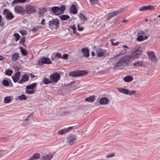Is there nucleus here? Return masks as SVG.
Instances as JSON below:
<instances>
[{
	"label": "nucleus",
	"instance_id": "obj_1",
	"mask_svg": "<svg viewBox=\"0 0 160 160\" xmlns=\"http://www.w3.org/2000/svg\"><path fill=\"white\" fill-rule=\"evenodd\" d=\"M130 57L127 55L124 56L122 58L120 59L117 62L115 65V67L122 69L128 65L130 62Z\"/></svg>",
	"mask_w": 160,
	"mask_h": 160
},
{
	"label": "nucleus",
	"instance_id": "obj_2",
	"mask_svg": "<svg viewBox=\"0 0 160 160\" xmlns=\"http://www.w3.org/2000/svg\"><path fill=\"white\" fill-rule=\"evenodd\" d=\"M142 51L141 50H138L133 52L130 55H127L128 57H130V61L134 60L135 59L139 58V56L142 53Z\"/></svg>",
	"mask_w": 160,
	"mask_h": 160
},
{
	"label": "nucleus",
	"instance_id": "obj_3",
	"mask_svg": "<svg viewBox=\"0 0 160 160\" xmlns=\"http://www.w3.org/2000/svg\"><path fill=\"white\" fill-rule=\"evenodd\" d=\"M96 53L99 57H105L108 56V52L107 50L98 48L97 50Z\"/></svg>",
	"mask_w": 160,
	"mask_h": 160
},
{
	"label": "nucleus",
	"instance_id": "obj_4",
	"mask_svg": "<svg viewBox=\"0 0 160 160\" xmlns=\"http://www.w3.org/2000/svg\"><path fill=\"white\" fill-rule=\"evenodd\" d=\"M118 89L120 92L127 95H131L134 94L136 92L135 90L130 91L128 89L121 88H118Z\"/></svg>",
	"mask_w": 160,
	"mask_h": 160
},
{
	"label": "nucleus",
	"instance_id": "obj_5",
	"mask_svg": "<svg viewBox=\"0 0 160 160\" xmlns=\"http://www.w3.org/2000/svg\"><path fill=\"white\" fill-rule=\"evenodd\" d=\"M36 8L32 6H28L26 7L24 9V13L27 14H32L36 12Z\"/></svg>",
	"mask_w": 160,
	"mask_h": 160
},
{
	"label": "nucleus",
	"instance_id": "obj_6",
	"mask_svg": "<svg viewBox=\"0 0 160 160\" xmlns=\"http://www.w3.org/2000/svg\"><path fill=\"white\" fill-rule=\"evenodd\" d=\"M60 75L57 73H55L50 75V78L51 80V83L57 82L59 80Z\"/></svg>",
	"mask_w": 160,
	"mask_h": 160
},
{
	"label": "nucleus",
	"instance_id": "obj_7",
	"mask_svg": "<svg viewBox=\"0 0 160 160\" xmlns=\"http://www.w3.org/2000/svg\"><path fill=\"white\" fill-rule=\"evenodd\" d=\"M77 139V137L76 135H70L68 138L67 143L70 145H72L75 142Z\"/></svg>",
	"mask_w": 160,
	"mask_h": 160
},
{
	"label": "nucleus",
	"instance_id": "obj_8",
	"mask_svg": "<svg viewBox=\"0 0 160 160\" xmlns=\"http://www.w3.org/2000/svg\"><path fill=\"white\" fill-rule=\"evenodd\" d=\"M38 63L39 65H41L44 63L49 64L51 63V61L48 58H43L38 60Z\"/></svg>",
	"mask_w": 160,
	"mask_h": 160
},
{
	"label": "nucleus",
	"instance_id": "obj_9",
	"mask_svg": "<svg viewBox=\"0 0 160 160\" xmlns=\"http://www.w3.org/2000/svg\"><path fill=\"white\" fill-rule=\"evenodd\" d=\"M87 73L85 71L73 72L69 73V75L73 77H76L84 75Z\"/></svg>",
	"mask_w": 160,
	"mask_h": 160
},
{
	"label": "nucleus",
	"instance_id": "obj_10",
	"mask_svg": "<svg viewBox=\"0 0 160 160\" xmlns=\"http://www.w3.org/2000/svg\"><path fill=\"white\" fill-rule=\"evenodd\" d=\"M15 12L18 14L23 15L24 14V9L21 6H16L14 8Z\"/></svg>",
	"mask_w": 160,
	"mask_h": 160
},
{
	"label": "nucleus",
	"instance_id": "obj_11",
	"mask_svg": "<svg viewBox=\"0 0 160 160\" xmlns=\"http://www.w3.org/2000/svg\"><path fill=\"white\" fill-rule=\"evenodd\" d=\"M72 128L73 127H70L68 128H67L61 130L58 132V133L60 135L65 134L68 132L70 130H72Z\"/></svg>",
	"mask_w": 160,
	"mask_h": 160
},
{
	"label": "nucleus",
	"instance_id": "obj_12",
	"mask_svg": "<svg viewBox=\"0 0 160 160\" xmlns=\"http://www.w3.org/2000/svg\"><path fill=\"white\" fill-rule=\"evenodd\" d=\"M20 76L21 73L20 72H18L13 75L12 78L14 82H16L18 81Z\"/></svg>",
	"mask_w": 160,
	"mask_h": 160
},
{
	"label": "nucleus",
	"instance_id": "obj_13",
	"mask_svg": "<svg viewBox=\"0 0 160 160\" xmlns=\"http://www.w3.org/2000/svg\"><path fill=\"white\" fill-rule=\"evenodd\" d=\"M53 157V154L52 153H49L43 155L42 157V160H50Z\"/></svg>",
	"mask_w": 160,
	"mask_h": 160
},
{
	"label": "nucleus",
	"instance_id": "obj_14",
	"mask_svg": "<svg viewBox=\"0 0 160 160\" xmlns=\"http://www.w3.org/2000/svg\"><path fill=\"white\" fill-rule=\"evenodd\" d=\"M151 61L153 63H156L158 61V59L153 52H151Z\"/></svg>",
	"mask_w": 160,
	"mask_h": 160
},
{
	"label": "nucleus",
	"instance_id": "obj_15",
	"mask_svg": "<svg viewBox=\"0 0 160 160\" xmlns=\"http://www.w3.org/2000/svg\"><path fill=\"white\" fill-rule=\"evenodd\" d=\"M57 112L58 114L61 116L66 115L68 113L67 111L64 109L62 108L58 109L57 111Z\"/></svg>",
	"mask_w": 160,
	"mask_h": 160
},
{
	"label": "nucleus",
	"instance_id": "obj_16",
	"mask_svg": "<svg viewBox=\"0 0 160 160\" xmlns=\"http://www.w3.org/2000/svg\"><path fill=\"white\" fill-rule=\"evenodd\" d=\"M59 24V21L58 19H52V21H50L49 22L50 26L55 25L57 26Z\"/></svg>",
	"mask_w": 160,
	"mask_h": 160
},
{
	"label": "nucleus",
	"instance_id": "obj_17",
	"mask_svg": "<svg viewBox=\"0 0 160 160\" xmlns=\"http://www.w3.org/2000/svg\"><path fill=\"white\" fill-rule=\"evenodd\" d=\"M4 12L6 13V17L7 19L11 20L14 18V16L12 14L8 11H5V10H4Z\"/></svg>",
	"mask_w": 160,
	"mask_h": 160
},
{
	"label": "nucleus",
	"instance_id": "obj_18",
	"mask_svg": "<svg viewBox=\"0 0 160 160\" xmlns=\"http://www.w3.org/2000/svg\"><path fill=\"white\" fill-rule=\"evenodd\" d=\"M109 99L106 98H103L100 99L99 103L102 105H105L107 104L109 102Z\"/></svg>",
	"mask_w": 160,
	"mask_h": 160
},
{
	"label": "nucleus",
	"instance_id": "obj_19",
	"mask_svg": "<svg viewBox=\"0 0 160 160\" xmlns=\"http://www.w3.org/2000/svg\"><path fill=\"white\" fill-rule=\"evenodd\" d=\"M82 52L85 57H88L89 56V50L87 48H83L82 49Z\"/></svg>",
	"mask_w": 160,
	"mask_h": 160
},
{
	"label": "nucleus",
	"instance_id": "obj_20",
	"mask_svg": "<svg viewBox=\"0 0 160 160\" xmlns=\"http://www.w3.org/2000/svg\"><path fill=\"white\" fill-rule=\"evenodd\" d=\"M29 79V77L27 74H24L22 76L21 80L18 82V83H22L23 82L28 81Z\"/></svg>",
	"mask_w": 160,
	"mask_h": 160
},
{
	"label": "nucleus",
	"instance_id": "obj_21",
	"mask_svg": "<svg viewBox=\"0 0 160 160\" xmlns=\"http://www.w3.org/2000/svg\"><path fill=\"white\" fill-rule=\"evenodd\" d=\"M119 12V11H116L110 13L108 15V19H110L111 18L115 16Z\"/></svg>",
	"mask_w": 160,
	"mask_h": 160
},
{
	"label": "nucleus",
	"instance_id": "obj_22",
	"mask_svg": "<svg viewBox=\"0 0 160 160\" xmlns=\"http://www.w3.org/2000/svg\"><path fill=\"white\" fill-rule=\"evenodd\" d=\"M70 11L71 13L75 14L77 13V9L76 6L75 5H72L71 7Z\"/></svg>",
	"mask_w": 160,
	"mask_h": 160
},
{
	"label": "nucleus",
	"instance_id": "obj_23",
	"mask_svg": "<svg viewBox=\"0 0 160 160\" xmlns=\"http://www.w3.org/2000/svg\"><path fill=\"white\" fill-rule=\"evenodd\" d=\"M127 52V50L126 49H124L123 50H122V51L121 52V53L118 55H117L115 56L114 57H112V60H114L116 59V58H117L118 56H119L120 55H124L125 54H126Z\"/></svg>",
	"mask_w": 160,
	"mask_h": 160
},
{
	"label": "nucleus",
	"instance_id": "obj_24",
	"mask_svg": "<svg viewBox=\"0 0 160 160\" xmlns=\"http://www.w3.org/2000/svg\"><path fill=\"white\" fill-rule=\"evenodd\" d=\"M40 155L38 153H36L32 155L30 158L29 160H36L39 158Z\"/></svg>",
	"mask_w": 160,
	"mask_h": 160
},
{
	"label": "nucleus",
	"instance_id": "obj_25",
	"mask_svg": "<svg viewBox=\"0 0 160 160\" xmlns=\"http://www.w3.org/2000/svg\"><path fill=\"white\" fill-rule=\"evenodd\" d=\"M123 79L125 82H129L133 80V78L131 76H127L124 77Z\"/></svg>",
	"mask_w": 160,
	"mask_h": 160
},
{
	"label": "nucleus",
	"instance_id": "obj_26",
	"mask_svg": "<svg viewBox=\"0 0 160 160\" xmlns=\"http://www.w3.org/2000/svg\"><path fill=\"white\" fill-rule=\"evenodd\" d=\"M52 10L53 12L56 13V14H58L60 13V8L57 7H53L52 8Z\"/></svg>",
	"mask_w": 160,
	"mask_h": 160
},
{
	"label": "nucleus",
	"instance_id": "obj_27",
	"mask_svg": "<svg viewBox=\"0 0 160 160\" xmlns=\"http://www.w3.org/2000/svg\"><path fill=\"white\" fill-rule=\"evenodd\" d=\"M149 9H150V5L143 6L139 8V11H145Z\"/></svg>",
	"mask_w": 160,
	"mask_h": 160
},
{
	"label": "nucleus",
	"instance_id": "obj_28",
	"mask_svg": "<svg viewBox=\"0 0 160 160\" xmlns=\"http://www.w3.org/2000/svg\"><path fill=\"white\" fill-rule=\"evenodd\" d=\"M19 58V55L18 53H15L12 54V61H16Z\"/></svg>",
	"mask_w": 160,
	"mask_h": 160
},
{
	"label": "nucleus",
	"instance_id": "obj_29",
	"mask_svg": "<svg viewBox=\"0 0 160 160\" xmlns=\"http://www.w3.org/2000/svg\"><path fill=\"white\" fill-rule=\"evenodd\" d=\"M37 85L36 83H34L32 84H31L28 86L26 88V89H34V88L36 87Z\"/></svg>",
	"mask_w": 160,
	"mask_h": 160
},
{
	"label": "nucleus",
	"instance_id": "obj_30",
	"mask_svg": "<svg viewBox=\"0 0 160 160\" xmlns=\"http://www.w3.org/2000/svg\"><path fill=\"white\" fill-rule=\"evenodd\" d=\"M70 27L72 29L74 34L77 35H79V34L76 32V28L75 25L71 26Z\"/></svg>",
	"mask_w": 160,
	"mask_h": 160
},
{
	"label": "nucleus",
	"instance_id": "obj_31",
	"mask_svg": "<svg viewBox=\"0 0 160 160\" xmlns=\"http://www.w3.org/2000/svg\"><path fill=\"white\" fill-rule=\"evenodd\" d=\"M134 65L137 67H140L143 66V62L142 61H138L134 63Z\"/></svg>",
	"mask_w": 160,
	"mask_h": 160
},
{
	"label": "nucleus",
	"instance_id": "obj_32",
	"mask_svg": "<svg viewBox=\"0 0 160 160\" xmlns=\"http://www.w3.org/2000/svg\"><path fill=\"white\" fill-rule=\"evenodd\" d=\"M70 17L68 15H63L60 16V19L62 20H65L69 18Z\"/></svg>",
	"mask_w": 160,
	"mask_h": 160
},
{
	"label": "nucleus",
	"instance_id": "obj_33",
	"mask_svg": "<svg viewBox=\"0 0 160 160\" xmlns=\"http://www.w3.org/2000/svg\"><path fill=\"white\" fill-rule=\"evenodd\" d=\"M94 101V96H91L88 98L86 99V101L89 102H92Z\"/></svg>",
	"mask_w": 160,
	"mask_h": 160
},
{
	"label": "nucleus",
	"instance_id": "obj_34",
	"mask_svg": "<svg viewBox=\"0 0 160 160\" xmlns=\"http://www.w3.org/2000/svg\"><path fill=\"white\" fill-rule=\"evenodd\" d=\"M34 89H27L26 90V92L28 94H33L34 93Z\"/></svg>",
	"mask_w": 160,
	"mask_h": 160
},
{
	"label": "nucleus",
	"instance_id": "obj_35",
	"mask_svg": "<svg viewBox=\"0 0 160 160\" xmlns=\"http://www.w3.org/2000/svg\"><path fill=\"white\" fill-rule=\"evenodd\" d=\"M11 100V98L10 97H6L4 99V102L5 103H8L10 102Z\"/></svg>",
	"mask_w": 160,
	"mask_h": 160
},
{
	"label": "nucleus",
	"instance_id": "obj_36",
	"mask_svg": "<svg viewBox=\"0 0 160 160\" xmlns=\"http://www.w3.org/2000/svg\"><path fill=\"white\" fill-rule=\"evenodd\" d=\"M51 81L50 79V80H49L48 79L44 78L43 79V82L46 84L51 83Z\"/></svg>",
	"mask_w": 160,
	"mask_h": 160
},
{
	"label": "nucleus",
	"instance_id": "obj_37",
	"mask_svg": "<svg viewBox=\"0 0 160 160\" xmlns=\"http://www.w3.org/2000/svg\"><path fill=\"white\" fill-rule=\"evenodd\" d=\"M18 98L21 100H26L27 99V98L25 95L22 94L18 97Z\"/></svg>",
	"mask_w": 160,
	"mask_h": 160
},
{
	"label": "nucleus",
	"instance_id": "obj_38",
	"mask_svg": "<svg viewBox=\"0 0 160 160\" xmlns=\"http://www.w3.org/2000/svg\"><path fill=\"white\" fill-rule=\"evenodd\" d=\"M20 48L23 55L25 56L27 54V51L25 49H23L22 47H20Z\"/></svg>",
	"mask_w": 160,
	"mask_h": 160
},
{
	"label": "nucleus",
	"instance_id": "obj_39",
	"mask_svg": "<svg viewBox=\"0 0 160 160\" xmlns=\"http://www.w3.org/2000/svg\"><path fill=\"white\" fill-rule=\"evenodd\" d=\"M137 39L139 41H141L144 40V38L142 35H139L138 36Z\"/></svg>",
	"mask_w": 160,
	"mask_h": 160
},
{
	"label": "nucleus",
	"instance_id": "obj_40",
	"mask_svg": "<svg viewBox=\"0 0 160 160\" xmlns=\"http://www.w3.org/2000/svg\"><path fill=\"white\" fill-rule=\"evenodd\" d=\"M19 32L22 35H26L28 33V32L22 29L20 30Z\"/></svg>",
	"mask_w": 160,
	"mask_h": 160
},
{
	"label": "nucleus",
	"instance_id": "obj_41",
	"mask_svg": "<svg viewBox=\"0 0 160 160\" xmlns=\"http://www.w3.org/2000/svg\"><path fill=\"white\" fill-rule=\"evenodd\" d=\"M27 0H14L12 2L14 4L18 2H23L26 1Z\"/></svg>",
	"mask_w": 160,
	"mask_h": 160
},
{
	"label": "nucleus",
	"instance_id": "obj_42",
	"mask_svg": "<svg viewBox=\"0 0 160 160\" xmlns=\"http://www.w3.org/2000/svg\"><path fill=\"white\" fill-rule=\"evenodd\" d=\"M14 36L15 38V41L16 42H17L19 39L20 38V36L18 33H15L14 34Z\"/></svg>",
	"mask_w": 160,
	"mask_h": 160
},
{
	"label": "nucleus",
	"instance_id": "obj_43",
	"mask_svg": "<svg viewBox=\"0 0 160 160\" xmlns=\"http://www.w3.org/2000/svg\"><path fill=\"white\" fill-rule=\"evenodd\" d=\"M79 16L81 19L83 21H85L87 19V18L82 14L80 13L79 15Z\"/></svg>",
	"mask_w": 160,
	"mask_h": 160
},
{
	"label": "nucleus",
	"instance_id": "obj_44",
	"mask_svg": "<svg viewBox=\"0 0 160 160\" xmlns=\"http://www.w3.org/2000/svg\"><path fill=\"white\" fill-rule=\"evenodd\" d=\"M12 72H13L12 70H8L5 72V74L7 75L10 76L12 74Z\"/></svg>",
	"mask_w": 160,
	"mask_h": 160
},
{
	"label": "nucleus",
	"instance_id": "obj_45",
	"mask_svg": "<svg viewBox=\"0 0 160 160\" xmlns=\"http://www.w3.org/2000/svg\"><path fill=\"white\" fill-rule=\"evenodd\" d=\"M2 83L4 86H8L9 85V83L8 81L4 80L2 82Z\"/></svg>",
	"mask_w": 160,
	"mask_h": 160
},
{
	"label": "nucleus",
	"instance_id": "obj_46",
	"mask_svg": "<svg viewBox=\"0 0 160 160\" xmlns=\"http://www.w3.org/2000/svg\"><path fill=\"white\" fill-rule=\"evenodd\" d=\"M65 7L64 6H62L60 8V13H62L65 10Z\"/></svg>",
	"mask_w": 160,
	"mask_h": 160
},
{
	"label": "nucleus",
	"instance_id": "obj_47",
	"mask_svg": "<svg viewBox=\"0 0 160 160\" xmlns=\"http://www.w3.org/2000/svg\"><path fill=\"white\" fill-rule=\"evenodd\" d=\"M114 156H115L114 154L113 153H112L109 154L108 155H107L106 157L107 158H111L113 157Z\"/></svg>",
	"mask_w": 160,
	"mask_h": 160
},
{
	"label": "nucleus",
	"instance_id": "obj_48",
	"mask_svg": "<svg viewBox=\"0 0 160 160\" xmlns=\"http://www.w3.org/2000/svg\"><path fill=\"white\" fill-rule=\"evenodd\" d=\"M25 42V40L24 38H22L21 39L20 43V44H22L23 45H24Z\"/></svg>",
	"mask_w": 160,
	"mask_h": 160
},
{
	"label": "nucleus",
	"instance_id": "obj_49",
	"mask_svg": "<svg viewBox=\"0 0 160 160\" xmlns=\"http://www.w3.org/2000/svg\"><path fill=\"white\" fill-rule=\"evenodd\" d=\"M68 55L67 54H64L62 57V58L63 59H67L68 57Z\"/></svg>",
	"mask_w": 160,
	"mask_h": 160
},
{
	"label": "nucleus",
	"instance_id": "obj_50",
	"mask_svg": "<svg viewBox=\"0 0 160 160\" xmlns=\"http://www.w3.org/2000/svg\"><path fill=\"white\" fill-rule=\"evenodd\" d=\"M90 2L91 4H93L97 3L98 2V0H90Z\"/></svg>",
	"mask_w": 160,
	"mask_h": 160
},
{
	"label": "nucleus",
	"instance_id": "obj_51",
	"mask_svg": "<svg viewBox=\"0 0 160 160\" xmlns=\"http://www.w3.org/2000/svg\"><path fill=\"white\" fill-rule=\"evenodd\" d=\"M55 57H56L58 58H62V55H61L59 53H57L55 55Z\"/></svg>",
	"mask_w": 160,
	"mask_h": 160
},
{
	"label": "nucleus",
	"instance_id": "obj_52",
	"mask_svg": "<svg viewBox=\"0 0 160 160\" xmlns=\"http://www.w3.org/2000/svg\"><path fill=\"white\" fill-rule=\"evenodd\" d=\"M38 27H34L33 28L31 29V31L33 32H35L38 29Z\"/></svg>",
	"mask_w": 160,
	"mask_h": 160
},
{
	"label": "nucleus",
	"instance_id": "obj_53",
	"mask_svg": "<svg viewBox=\"0 0 160 160\" xmlns=\"http://www.w3.org/2000/svg\"><path fill=\"white\" fill-rule=\"evenodd\" d=\"M78 30L79 31H82L83 29V27H79V24L78 25Z\"/></svg>",
	"mask_w": 160,
	"mask_h": 160
},
{
	"label": "nucleus",
	"instance_id": "obj_54",
	"mask_svg": "<svg viewBox=\"0 0 160 160\" xmlns=\"http://www.w3.org/2000/svg\"><path fill=\"white\" fill-rule=\"evenodd\" d=\"M119 44V42H112V45L113 46H118Z\"/></svg>",
	"mask_w": 160,
	"mask_h": 160
},
{
	"label": "nucleus",
	"instance_id": "obj_55",
	"mask_svg": "<svg viewBox=\"0 0 160 160\" xmlns=\"http://www.w3.org/2000/svg\"><path fill=\"white\" fill-rule=\"evenodd\" d=\"M4 60V58L3 56L1 55L0 56V61H3Z\"/></svg>",
	"mask_w": 160,
	"mask_h": 160
},
{
	"label": "nucleus",
	"instance_id": "obj_56",
	"mask_svg": "<svg viewBox=\"0 0 160 160\" xmlns=\"http://www.w3.org/2000/svg\"><path fill=\"white\" fill-rule=\"evenodd\" d=\"M31 116V115H29L28 116L27 118L25 119V121H28L29 119Z\"/></svg>",
	"mask_w": 160,
	"mask_h": 160
},
{
	"label": "nucleus",
	"instance_id": "obj_57",
	"mask_svg": "<svg viewBox=\"0 0 160 160\" xmlns=\"http://www.w3.org/2000/svg\"><path fill=\"white\" fill-rule=\"evenodd\" d=\"M4 154L3 152L0 151V157L2 156Z\"/></svg>",
	"mask_w": 160,
	"mask_h": 160
},
{
	"label": "nucleus",
	"instance_id": "obj_58",
	"mask_svg": "<svg viewBox=\"0 0 160 160\" xmlns=\"http://www.w3.org/2000/svg\"><path fill=\"white\" fill-rule=\"evenodd\" d=\"M0 25L2 27H3L4 26V23L3 22H1V21L0 22Z\"/></svg>",
	"mask_w": 160,
	"mask_h": 160
},
{
	"label": "nucleus",
	"instance_id": "obj_59",
	"mask_svg": "<svg viewBox=\"0 0 160 160\" xmlns=\"http://www.w3.org/2000/svg\"><path fill=\"white\" fill-rule=\"evenodd\" d=\"M11 148H14L15 149H17L18 148V147L17 146H16L15 145H14L12 146Z\"/></svg>",
	"mask_w": 160,
	"mask_h": 160
},
{
	"label": "nucleus",
	"instance_id": "obj_60",
	"mask_svg": "<svg viewBox=\"0 0 160 160\" xmlns=\"http://www.w3.org/2000/svg\"><path fill=\"white\" fill-rule=\"evenodd\" d=\"M155 9V7L151 5V10H153Z\"/></svg>",
	"mask_w": 160,
	"mask_h": 160
},
{
	"label": "nucleus",
	"instance_id": "obj_61",
	"mask_svg": "<svg viewBox=\"0 0 160 160\" xmlns=\"http://www.w3.org/2000/svg\"><path fill=\"white\" fill-rule=\"evenodd\" d=\"M122 47L123 48H129L128 47L125 45H122Z\"/></svg>",
	"mask_w": 160,
	"mask_h": 160
},
{
	"label": "nucleus",
	"instance_id": "obj_62",
	"mask_svg": "<svg viewBox=\"0 0 160 160\" xmlns=\"http://www.w3.org/2000/svg\"><path fill=\"white\" fill-rule=\"evenodd\" d=\"M91 54L93 56H95V53L93 52H92Z\"/></svg>",
	"mask_w": 160,
	"mask_h": 160
},
{
	"label": "nucleus",
	"instance_id": "obj_63",
	"mask_svg": "<svg viewBox=\"0 0 160 160\" xmlns=\"http://www.w3.org/2000/svg\"><path fill=\"white\" fill-rule=\"evenodd\" d=\"M35 77L34 75H33L32 74H31V77L32 78H34Z\"/></svg>",
	"mask_w": 160,
	"mask_h": 160
},
{
	"label": "nucleus",
	"instance_id": "obj_64",
	"mask_svg": "<svg viewBox=\"0 0 160 160\" xmlns=\"http://www.w3.org/2000/svg\"><path fill=\"white\" fill-rule=\"evenodd\" d=\"M45 21V20L44 19H43L42 20V22H41V24H43V22H44Z\"/></svg>",
	"mask_w": 160,
	"mask_h": 160
}]
</instances>
